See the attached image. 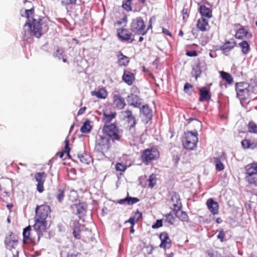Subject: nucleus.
Returning <instances> with one entry per match:
<instances>
[{"label":"nucleus","mask_w":257,"mask_h":257,"mask_svg":"<svg viewBox=\"0 0 257 257\" xmlns=\"http://www.w3.org/2000/svg\"><path fill=\"white\" fill-rule=\"evenodd\" d=\"M34 10L33 9L26 10L25 15L28 18V21L23 26V31L22 32L23 40L28 42V39L31 37L39 38L43 34V27H46L40 18L38 19L33 18L32 23L31 22L30 17L33 15Z\"/></svg>","instance_id":"1"},{"label":"nucleus","mask_w":257,"mask_h":257,"mask_svg":"<svg viewBox=\"0 0 257 257\" xmlns=\"http://www.w3.org/2000/svg\"><path fill=\"white\" fill-rule=\"evenodd\" d=\"M103 131L113 142L121 141L123 131L114 123L105 124L103 127Z\"/></svg>","instance_id":"2"},{"label":"nucleus","mask_w":257,"mask_h":257,"mask_svg":"<svg viewBox=\"0 0 257 257\" xmlns=\"http://www.w3.org/2000/svg\"><path fill=\"white\" fill-rule=\"evenodd\" d=\"M198 133L196 131L188 132L185 134V137L183 140L184 148L187 150H193L197 147L198 140Z\"/></svg>","instance_id":"3"},{"label":"nucleus","mask_w":257,"mask_h":257,"mask_svg":"<svg viewBox=\"0 0 257 257\" xmlns=\"http://www.w3.org/2000/svg\"><path fill=\"white\" fill-rule=\"evenodd\" d=\"M130 27L132 32L135 34L144 36L147 33V31L145 30V22L140 17H137L132 20Z\"/></svg>","instance_id":"4"},{"label":"nucleus","mask_w":257,"mask_h":257,"mask_svg":"<svg viewBox=\"0 0 257 257\" xmlns=\"http://www.w3.org/2000/svg\"><path fill=\"white\" fill-rule=\"evenodd\" d=\"M110 147V139L108 138L100 135L96 138L95 150L97 152L104 154Z\"/></svg>","instance_id":"5"},{"label":"nucleus","mask_w":257,"mask_h":257,"mask_svg":"<svg viewBox=\"0 0 257 257\" xmlns=\"http://www.w3.org/2000/svg\"><path fill=\"white\" fill-rule=\"evenodd\" d=\"M252 88L246 82H237L235 84L237 97L240 99L246 98L250 94Z\"/></svg>","instance_id":"6"},{"label":"nucleus","mask_w":257,"mask_h":257,"mask_svg":"<svg viewBox=\"0 0 257 257\" xmlns=\"http://www.w3.org/2000/svg\"><path fill=\"white\" fill-rule=\"evenodd\" d=\"M159 153L155 148L145 150L142 154V159L144 162H149L156 160L159 157Z\"/></svg>","instance_id":"7"},{"label":"nucleus","mask_w":257,"mask_h":257,"mask_svg":"<svg viewBox=\"0 0 257 257\" xmlns=\"http://www.w3.org/2000/svg\"><path fill=\"white\" fill-rule=\"evenodd\" d=\"M50 211V207L47 205L37 206L35 210V219L46 220Z\"/></svg>","instance_id":"8"},{"label":"nucleus","mask_w":257,"mask_h":257,"mask_svg":"<svg viewBox=\"0 0 257 257\" xmlns=\"http://www.w3.org/2000/svg\"><path fill=\"white\" fill-rule=\"evenodd\" d=\"M35 223L33 226V228L36 233L38 240L39 241L41 236L43 235V232L46 231L47 228V222L46 220L41 219H35Z\"/></svg>","instance_id":"9"},{"label":"nucleus","mask_w":257,"mask_h":257,"mask_svg":"<svg viewBox=\"0 0 257 257\" xmlns=\"http://www.w3.org/2000/svg\"><path fill=\"white\" fill-rule=\"evenodd\" d=\"M140 117L142 121L145 123H148L151 119L153 116L152 110L149 105L146 104L140 107Z\"/></svg>","instance_id":"10"},{"label":"nucleus","mask_w":257,"mask_h":257,"mask_svg":"<svg viewBox=\"0 0 257 257\" xmlns=\"http://www.w3.org/2000/svg\"><path fill=\"white\" fill-rule=\"evenodd\" d=\"M117 32V36L121 41H127L131 43L134 40L132 39V37L133 36L132 33L126 29H118Z\"/></svg>","instance_id":"11"},{"label":"nucleus","mask_w":257,"mask_h":257,"mask_svg":"<svg viewBox=\"0 0 257 257\" xmlns=\"http://www.w3.org/2000/svg\"><path fill=\"white\" fill-rule=\"evenodd\" d=\"M127 101L130 105L140 108L142 103V99L137 95L131 94L127 97Z\"/></svg>","instance_id":"12"},{"label":"nucleus","mask_w":257,"mask_h":257,"mask_svg":"<svg viewBox=\"0 0 257 257\" xmlns=\"http://www.w3.org/2000/svg\"><path fill=\"white\" fill-rule=\"evenodd\" d=\"M159 238L161 241L159 245L161 248L166 249L169 248L170 247L171 241L167 232H163L160 233Z\"/></svg>","instance_id":"13"},{"label":"nucleus","mask_w":257,"mask_h":257,"mask_svg":"<svg viewBox=\"0 0 257 257\" xmlns=\"http://www.w3.org/2000/svg\"><path fill=\"white\" fill-rule=\"evenodd\" d=\"M23 242L27 243L29 242H34L35 241V238L32 236L31 227L30 225L27 226L23 229Z\"/></svg>","instance_id":"14"},{"label":"nucleus","mask_w":257,"mask_h":257,"mask_svg":"<svg viewBox=\"0 0 257 257\" xmlns=\"http://www.w3.org/2000/svg\"><path fill=\"white\" fill-rule=\"evenodd\" d=\"M206 205L212 214L215 215L218 213L219 205L212 198H209L207 200Z\"/></svg>","instance_id":"15"},{"label":"nucleus","mask_w":257,"mask_h":257,"mask_svg":"<svg viewBox=\"0 0 257 257\" xmlns=\"http://www.w3.org/2000/svg\"><path fill=\"white\" fill-rule=\"evenodd\" d=\"M204 62L198 61L193 65L191 73L196 80L198 77H200L202 73V67L203 65H204Z\"/></svg>","instance_id":"16"},{"label":"nucleus","mask_w":257,"mask_h":257,"mask_svg":"<svg viewBox=\"0 0 257 257\" xmlns=\"http://www.w3.org/2000/svg\"><path fill=\"white\" fill-rule=\"evenodd\" d=\"M113 102L118 109H123L126 105L124 99L118 94L113 95Z\"/></svg>","instance_id":"17"},{"label":"nucleus","mask_w":257,"mask_h":257,"mask_svg":"<svg viewBox=\"0 0 257 257\" xmlns=\"http://www.w3.org/2000/svg\"><path fill=\"white\" fill-rule=\"evenodd\" d=\"M199 101L200 102L207 101L211 98V94L209 90L205 87H201L199 89Z\"/></svg>","instance_id":"18"},{"label":"nucleus","mask_w":257,"mask_h":257,"mask_svg":"<svg viewBox=\"0 0 257 257\" xmlns=\"http://www.w3.org/2000/svg\"><path fill=\"white\" fill-rule=\"evenodd\" d=\"M13 236V234H11L6 238L5 241L6 247L10 250L15 248L18 245V240Z\"/></svg>","instance_id":"19"},{"label":"nucleus","mask_w":257,"mask_h":257,"mask_svg":"<svg viewBox=\"0 0 257 257\" xmlns=\"http://www.w3.org/2000/svg\"><path fill=\"white\" fill-rule=\"evenodd\" d=\"M225 153H222V155L219 157L214 158V163L215 166V169L218 171H222L224 169V166L222 161L225 159Z\"/></svg>","instance_id":"20"},{"label":"nucleus","mask_w":257,"mask_h":257,"mask_svg":"<svg viewBox=\"0 0 257 257\" xmlns=\"http://www.w3.org/2000/svg\"><path fill=\"white\" fill-rule=\"evenodd\" d=\"M122 80L128 85L133 84L135 77L134 74L130 71L124 70L122 77Z\"/></svg>","instance_id":"21"},{"label":"nucleus","mask_w":257,"mask_h":257,"mask_svg":"<svg viewBox=\"0 0 257 257\" xmlns=\"http://www.w3.org/2000/svg\"><path fill=\"white\" fill-rule=\"evenodd\" d=\"M199 12L201 15V18L210 19L212 17V10L205 5H201L199 9Z\"/></svg>","instance_id":"22"},{"label":"nucleus","mask_w":257,"mask_h":257,"mask_svg":"<svg viewBox=\"0 0 257 257\" xmlns=\"http://www.w3.org/2000/svg\"><path fill=\"white\" fill-rule=\"evenodd\" d=\"M76 214L80 219H83L86 212L85 205L82 203H79L76 204Z\"/></svg>","instance_id":"23"},{"label":"nucleus","mask_w":257,"mask_h":257,"mask_svg":"<svg viewBox=\"0 0 257 257\" xmlns=\"http://www.w3.org/2000/svg\"><path fill=\"white\" fill-rule=\"evenodd\" d=\"M197 28L202 32L207 31L209 28L208 20L204 18L199 19L197 21Z\"/></svg>","instance_id":"24"},{"label":"nucleus","mask_w":257,"mask_h":257,"mask_svg":"<svg viewBox=\"0 0 257 257\" xmlns=\"http://www.w3.org/2000/svg\"><path fill=\"white\" fill-rule=\"evenodd\" d=\"M251 36V34H249L247 29L244 27H241L237 30L235 37L238 39H242L244 38H248Z\"/></svg>","instance_id":"25"},{"label":"nucleus","mask_w":257,"mask_h":257,"mask_svg":"<svg viewBox=\"0 0 257 257\" xmlns=\"http://www.w3.org/2000/svg\"><path fill=\"white\" fill-rule=\"evenodd\" d=\"M171 201L173 203L172 204L173 206V209H177L178 208V209L181 208V203L179 195L174 193L171 196Z\"/></svg>","instance_id":"26"},{"label":"nucleus","mask_w":257,"mask_h":257,"mask_svg":"<svg viewBox=\"0 0 257 257\" xmlns=\"http://www.w3.org/2000/svg\"><path fill=\"white\" fill-rule=\"evenodd\" d=\"M118 63L120 66H126L129 63V60L126 56L124 55L121 51H119L117 55Z\"/></svg>","instance_id":"27"},{"label":"nucleus","mask_w":257,"mask_h":257,"mask_svg":"<svg viewBox=\"0 0 257 257\" xmlns=\"http://www.w3.org/2000/svg\"><path fill=\"white\" fill-rule=\"evenodd\" d=\"M246 174L249 176L257 175V163H253L245 167Z\"/></svg>","instance_id":"28"},{"label":"nucleus","mask_w":257,"mask_h":257,"mask_svg":"<svg viewBox=\"0 0 257 257\" xmlns=\"http://www.w3.org/2000/svg\"><path fill=\"white\" fill-rule=\"evenodd\" d=\"M241 145L244 149H254L257 147V143L251 142L250 141L244 139L241 141Z\"/></svg>","instance_id":"29"},{"label":"nucleus","mask_w":257,"mask_h":257,"mask_svg":"<svg viewBox=\"0 0 257 257\" xmlns=\"http://www.w3.org/2000/svg\"><path fill=\"white\" fill-rule=\"evenodd\" d=\"M237 46L240 47L243 55L247 54L250 51V46L246 41H242L239 43Z\"/></svg>","instance_id":"30"},{"label":"nucleus","mask_w":257,"mask_h":257,"mask_svg":"<svg viewBox=\"0 0 257 257\" xmlns=\"http://www.w3.org/2000/svg\"><path fill=\"white\" fill-rule=\"evenodd\" d=\"M236 45V43L233 40L232 41H227L220 47V49L226 52H229Z\"/></svg>","instance_id":"31"},{"label":"nucleus","mask_w":257,"mask_h":257,"mask_svg":"<svg viewBox=\"0 0 257 257\" xmlns=\"http://www.w3.org/2000/svg\"><path fill=\"white\" fill-rule=\"evenodd\" d=\"M92 95H95L98 98H105L107 96V93L104 88H100L98 91L91 92Z\"/></svg>","instance_id":"32"},{"label":"nucleus","mask_w":257,"mask_h":257,"mask_svg":"<svg viewBox=\"0 0 257 257\" xmlns=\"http://www.w3.org/2000/svg\"><path fill=\"white\" fill-rule=\"evenodd\" d=\"M116 112H111L109 114L104 112L102 121L105 123V124H106V123H109L116 116Z\"/></svg>","instance_id":"33"},{"label":"nucleus","mask_w":257,"mask_h":257,"mask_svg":"<svg viewBox=\"0 0 257 257\" xmlns=\"http://www.w3.org/2000/svg\"><path fill=\"white\" fill-rule=\"evenodd\" d=\"M90 121L89 120L87 119L86 120H85L80 128V131L82 133L85 134L89 133L92 128V127L90 125Z\"/></svg>","instance_id":"34"},{"label":"nucleus","mask_w":257,"mask_h":257,"mask_svg":"<svg viewBox=\"0 0 257 257\" xmlns=\"http://www.w3.org/2000/svg\"><path fill=\"white\" fill-rule=\"evenodd\" d=\"M46 177V174L44 172H39L35 174V179L38 183H44Z\"/></svg>","instance_id":"35"},{"label":"nucleus","mask_w":257,"mask_h":257,"mask_svg":"<svg viewBox=\"0 0 257 257\" xmlns=\"http://www.w3.org/2000/svg\"><path fill=\"white\" fill-rule=\"evenodd\" d=\"M220 74L222 79L226 81L229 84L232 83L233 81V78L229 73L224 71H220Z\"/></svg>","instance_id":"36"},{"label":"nucleus","mask_w":257,"mask_h":257,"mask_svg":"<svg viewBox=\"0 0 257 257\" xmlns=\"http://www.w3.org/2000/svg\"><path fill=\"white\" fill-rule=\"evenodd\" d=\"M176 212L175 213L176 216L178 217L181 221H187L188 219V215L187 213L181 210V208L178 209H175Z\"/></svg>","instance_id":"37"},{"label":"nucleus","mask_w":257,"mask_h":257,"mask_svg":"<svg viewBox=\"0 0 257 257\" xmlns=\"http://www.w3.org/2000/svg\"><path fill=\"white\" fill-rule=\"evenodd\" d=\"M78 158L81 163L87 165L89 164L92 161L91 157L87 154L78 155Z\"/></svg>","instance_id":"38"},{"label":"nucleus","mask_w":257,"mask_h":257,"mask_svg":"<svg viewBox=\"0 0 257 257\" xmlns=\"http://www.w3.org/2000/svg\"><path fill=\"white\" fill-rule=\"evenodd\" d=\"M70 151V148L69 147V141L68 140H66L65 141V147L64 150L63 152H60L59 154V157L60 158H62L64 156V153H66L68 157L70 156L69 153Z\"/></svg>","instance_id":"39"},{"label":"nucleus","mask_w":257,"mask_h":257,"mask_svg":"<svg viewBox=\"0 0 257 257\" xmlns=\"http://www.w3.org/2000/svg\"><path fill=\"white\" fill-rule=\"evenodd\" d=\"M156 176L154 174H152L150 175L148 182H149L148 187L150 188H153L156 184Z\"/></svg>","instance_id":"40"},{"label":"nucleus","mask_w":257,"mask_h":257,"mask_svg":"<svg viewBox=\"0 0 257 257\" xmlns=\"http://www.w3.org/2000/svg\"><path fill=\"white\" fill-rule=\"evenodd\" d=\"M80 228L79 225H76L73 229V235L77 239H79L81 238L80 236Z\"/></svg>","instance_id":"41"},{"label":"nucleus","mask_w":257,"mask_h":257,"mask_svg":"<svg viewBox=\"0 0 257 257\" xmlns=\"http://www.w3.org/2000/svg\"><path fill=\"white\" fill-rule=\"evenodd\" d=\"M56 197L57 200L59 202H61L64 199V190H61V189H59L57 192Z\"/></svg>","instance_id":"42"},{"label":"nucleus","mask_w":257,"mask_h":257,"mask_svg":"<svg viewBox=\"0 0 257 257\" xmlns=\"http://www.w3.org/2000/svg\"><path fill=\"white\" fill-rule=\"evenodd\" d=\"M132 0H125L122 3V7L126 11L129 12L132 11L131 1Z\"/></svg>","instance_id":"43"},{"label":"nucleus","mask_w":257,"mask_h":257,"mask_svg":"<svg viewBox=\"0 0 257 257\" xmlns=\"http://www.w3.org/2000/svg\"><path fill=\"white\" fill-rule=\"evenodd\" d=\"M248 131L250 133H257V125L252 121H250L248 123Z\"/></svg>","instance_id":"44"},{"label":"nucleus","mask_w":257,"mask_h":257,"mask_svg":"<svg viewBox=\"0 0 257 257\" xmlns=\"http://www.w3.org/2000/svg\"><path fill=\"white\" fill-rule=\"evenodd\" d=\"M182 14L183 15V19L185 20L187 19L189 17V10L187 5L184 6L183 9L182 10Z\"/></svg>","instance_id":"45"},{"label":"nucleus","mask_w":257,"mask_h":257,"mask_svg":"<svg viewBox=\"0 0 257 257\" xmlns=\"http://www.w3.org/2000/svg\"><path fill=\"white\" fill-rule=\"evenodd\" d=\"M166 221L170 224H173L174 222L175 218L173 215L171 213H168L165 215Z\"/></svg>","instance_id":"46"},{"label":"nucleus","mask_w":257,"mask_h":257,"mask_svg":"<svg viewBox=\"0 0 257 257\" xmlns=\"http://www.w3.org/2000/svg\"><path fill=\"white\" fill-rule=\"evenodd\" d=\"M139 201V199L137 197L127 196V204L129 205H133Z\"/></svg>","instance_id":"47"},{"label":"nucleus","mask_w":257,"mask_h":257,"mask_svg":"<svg viewBox=\"0 0 257 257\" xmlns=\"http://www.w3.org/2000/svg\"><path fill=\"white\" fill-rule=\"evenodd\" d=\"M126 169V166L120 163H117L115 165V169L118 171L124 172Z\"/></svg>","instance_id":"48"},{"label":"nucleus","mask_w":257,"mask_h":257,"mask_svg":"<svg viewBox=\"0 0 257 257\" xmlns=\"http://www.w3.org/2000/svg\"><path fill=\"white\" fill-rule=\"evenodd\" d=\"M127 121L130 124V128H134L136 124V118L134 116L127 118Z\"/></svg>","instance_id":"49"},{"label":"nucleus","mask_w":257,"mask_h":257,"mask_svg":"<svg viewBox=\"0 0 257 257\" xmlns=\"http://www.w3.org/2000/svg\"><path fill=\"white\" fill-rule=\"evenodd\" d=\"M63 53V50L58 49L56 52L54 53L53 56L55 57L58 58L59 59H61L62 57Z\"/></svg>","instance_id":"50"},{"label":"nucleus","mask_w":257,"mask_h":257,"mask_svg":"<svg viewBox=\"0 0 257 257\" xmlns=\"http://www.w3.org/2000/svg\"><path fill=\"white\" fill-rule=\"evenodd\" d=\"M126 22H127V18L126 16H125L123 18L121 19L120 20L117 21L115 23V25L120 26L122 24L125 25Z\"/></svg>","instance_id":"51"},{"label":"nucleus","mask_w":257,"mask_h":257,"mask_svg":"<svg viewBox=\"0 0 257 257\" xmlns=\"http://www.w3.org/2000/svg\"><path fill=\"white\" fill-rule=\"evenodd\" d=\"M163 225V222L162 220L161 219H158L157 220L156 222L152 225V228H158Z\"/></svg>","instance_id":"52"},{"label":"nucleus","mask_w":257,"mask_h":257,"mask_svg":"<svg viewBox=\"0 0 257 257\" xmlns=\"http://www.w3.org/2000/svg\"><path fill=\"white\" fill-rule=\"evenodd\" d=\"M225 236V233L222 229L219 230L218 234L217 236V237L218 239L220 240L221 242H223L224 241V238Z\"/></svg>","instance_id":"53"},{"label":"nucleus","mask_w":257,"mask_h":257,"mask_svg":"<svg viewBox=\"0 0 257 257\" xmlns=\"http://www.w3.org/2000/svg\"><path fill=\"white\" fill-rule=\"evenodd\" d=\"M246 178L250 184H254L256 182L257 179L253 176H249L247 175Z\"/></svg>","instance_id":"54"},{"label":"nucleus","mask_w":257,"mask_h":257,"mask_svg":"<svg viewBox=\"0 0 257 257\" xmlns=\"http://www.w3.org/2000/svg\"><path fill=\"white\" fill-rule=\"evenodd\" d=\"M76 0H63L61 1V4L63 6H68L70 4H75Z\"/></svg>","instance_id":"55"},{"label":"nucleus","mask_w":257,"mask_h":257,"mask_svg":"<svg viewBox=\"0 0 257 257\" xmlns=\"http://www.w3.org/2000/svg\"><path fill=\"white\" fill-rule=\"evenodd\" d=\"M133 217H135V219L136 220V221H138L140 218H142V213L139 210H137V211L135 212V215Z\"/></svg>","instance_id":"56"},{"label":"nucleus","mask_w":257,"mask_h":257,"mask_svg":"<svg viewBox=\"0 0 257 257\" xmlns=\"http://www.w3.org/2000/svg\"><path fill=\"white\" fill-rule=\"evenodd\" d=\"M186 55L189 57L196 56L197 55V53L195 50H191L187 51L186 52Z\"/></svg>","instance_id":"57"},{"label":"nucleus","mask_w":257,"mask_h":257,"mask_svg":"<svg viewBox=\"0 0 257 257\" xmlns=\"http://www.w3.org/2000/svg\"><path fill=\"white\" fill-rule=\"evenodd\" d=\"M44 183H38L37 186V191L40 192L42 193L44 191Z\"/></svg>","instance_id":"58"},{"label":"nucleus","mask_w":257,"mask_h":257,"mask_svg":"<svg viewBox=\"0 0 257 257\" xmlns=\"http://www.w3.org/2000/svg\"><path fill=\"white\" fill-rule=\"evenodd\" d=\"M124 113L125 114L124 116L126 118H128L130 117L133 116L132 114V112L130 110H126L124 111Z\"/></svg>","instance_id":"59"},{"label":"nucleus","mask_w":257,"mask_h":257,"mask_svg":"<svg viewBox=\"0 0 257 257\" xmlns=\"http://www.w3.org/2000/svg\"><path fill=\"white\" fill-rule=\"evenodd\" d=\"M136 220L135 219V217H131L127 220L125 221V223L129 222L131 224V226H134Z\"/></svg>","instance_id":"60"},{"label":"nucleus","mask_w":257,"mask_h":257,"mask_svg":"<svg viewBox=\"0 0 257 257\" xmlns=\"http://www.w3.org/2000/svg\"><path fill=\"white\" fill-rule=\"evenodd\" d=\"M192 87V85L191 84H190V83H186L184 85V90L185 92H188V90L189 89V88H191Z\"/></svg>","instance_id":"61"},{"label":"nucleus","mask_w":257,"mask_h":257,"mask_svg":"<svg viewBox=\"0 0 257 257\" xmlns=\"http://www.w3.org/2000/svg\"><path fill=\"white\" fill-rule=\"evenodd\" d=\"M126 202L127 203V196L123 199H119L117 201V203L120 204H123Z\"/></svg>","instance_id":"62"},{"label":"nucleus","mask_w":257,"mask_h":257,"mask_svg":"<svg viewBox=\"0 0 257 257\" xmlns=\"http://www.w3.org/2000/svg\"><path fill=\"white\" fill-rule=\"evenodd\" d=\"M86 109V107H83L82 108H81L77 112V115H82V114L84 113V112H85V110Z\"/></svg>","instance_id":"63"},{"label":"nucleus","mask_w":257,"mask_h":257,"mask_svg":"<svg viewBox=\"0 0 257 257\" xmlns=\"http://www.w3.org/2000/svg\"><path fill=\"white\" fill-rule=\"evenodd\" d=\"M162 32H163L164 34L167 35H168V36H169L171 37V33L170 32V31H169L168 29H166V28H163L162 29Z\"/></svg>","instance_id":"64"}]
</instances>
